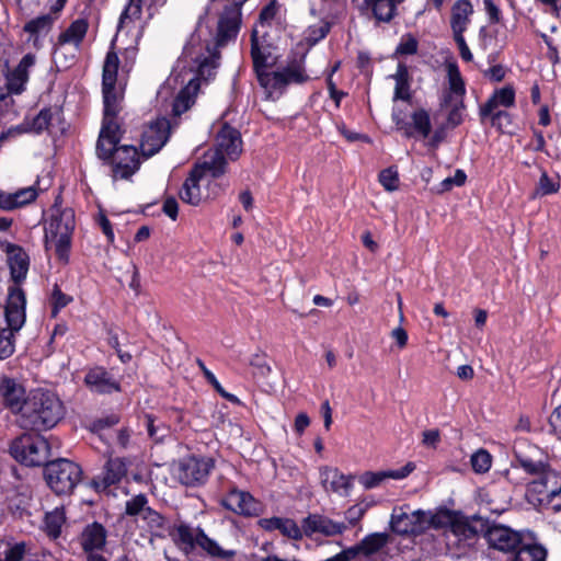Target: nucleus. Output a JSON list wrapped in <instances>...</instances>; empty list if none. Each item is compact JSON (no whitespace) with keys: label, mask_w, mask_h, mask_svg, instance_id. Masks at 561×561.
<instances>
[{"label":"nucleus","mask_w":561,"mask_h":561,"mask_svg":"<svg viewBox=\"0 0 561 561\" xmlns=\"http://www.w3.org/2000/svg\"><path fill=\"white\" fill-rule=\"evenodd\" d=\"M217 59L216 47L208 38H203V30L197 28L184 46L171 75L158 91V96L162 100L173 98L174 116H180L195 103L199 81L214 76Z\"/></svg>","instance_id":"f257e3e1"},{"label":"nucleus","mask_w":561,"mask_h":561,"mask_svg":"<svg viewBox=\"0 0 561 561\" xmlns=\"http://www.w3.org/2000/svg\"><path fill=\"white\" fill-rule=\"evenodd\" d=\"M62 415V403L54 393L33 389L28 392V400L19 416V423L25 430L46 431L53 428Z\"/></svg>","instance_id":"f03ea898"},{"label":"nucleus","mask_w":561,"mask_h":561,"mask_svg":"<svg viewBox=\"0 0 561 561\" xmlns=\"http://www.w3.org/2000/svg\"><path fill=\"white\" fill-rule=\"evenodd\" d=\"M7 327L0 330V360H4L15 352L16 334L26 321V296L22 288L10 286L4 305Z\"/></svg>","instance_id":"7ed1b4c3"},{"label":"nucleus","mask_w":561,"mask_h":561,"mask_svg":"<svg viewBox=\"0 0 561 561\" xmlns=\"http://www.w3.org/2000/svg\"><path fill=\"white\" fill-rule=\"evenodd\" d=\"M121 139V130L108 135V141L103 145V150L96 141V154L100 159L110 163L114 180H128L140 167V159L136 147L129 145L117 146Z\"/></svg>","instance_id":"20e7f679"},{"label":"nucleus","mask_w":561,"mask_h":561,"mask_svg":"<svg viewBox=\"0 0 561 561\" xmlns=\"http://www.w3.org/2000/svg\"><path fill=\"white\" fill-rule=\"evenodd\" d=\"M75 226L76 219L73 209L68 207L62 208L56 202L48 211L44 229L46 244L55 249L60 260L68 259Z\"/></svg>","instance_id":"39448f33"},{"label":"nucleus","mask_w":561,"mask_h":561,"mask_svg":"<svg viewBox=\"0 0 561 561\" xmlns=\"http://www.w3.org/2000/svg\"><path fill=\"white\" fill-rule=\"evenodd\" d=\"M484 538L490 548L504 553H512L514 558L519 551L542 547L536 541L531 531H518L503 524L494 523L489 525L484 533Z\"/></svg>","instance_id":"423d86ee"},{"label":"nucleus","mask_w":561,"mask_h":561,"mask_svg":"<svg viewBox=\"0 0 561 561\" xmlns=\"http://www.w3.org/2000/svg\"><path fill=\"white\" fill-rule=\"evenodd\" d=\"M527 500L539 507L561 511V474L547 470L540 477L534 478L526 491Z\"/></svg>","instance_id":"0eeeda50"},{"label":"nucleus","mask_w":561,"mask_h":561,"mask_svg":"<svg viewBox=\"0 0 561 561\" xmlns=\"http://www.w3.org/2000/svg\"><path fill=\"white\" fill-rule=\"evenodd\" d=\"M10 453L22 465L38 467L48 463L49 445L41 435L23 434L12 442Z\"/></svg>","instance_id":"6e6552de"},{"label":"nucleus","mask_w":561,"mask_h":561,"mask_svg":"<svg viewBox=\"0 0 561 561\" xmlns=\"http://www.w3.org/2000/svg\"><path fill=\"white\" fill-rule=\"evenodd\" d=\"M45 478L54 492L66 494L71 492L80 482L81 469L77 463L60 458L46 465Z\"/></svg>","instance_id":"1a4fd4ad"},{"label":"nucleus","mask_w":561,"mask_h":561,"mask_svg":"<svg viewBox=\"0 0 561 561\" xmlns=\"http://www.w3.org/2000/svg\"><path fill=\"white\" fill-rule=\"evenodd\" d=\"M392 121L398 130H401L405 137L428 138L432 133L431 114L427 110L419 107L414 110L410 119L398 107L392 110Z\"/></svg>","instance_id":"9d476101"},{"label":"nucleus","mask_w":561,"mask_h":561,"mask_svg":"<svg viewBox=\"0 0 561 561\" xmlns=\"http://www.w3.org/2000/svg\"><path fill=\"white\" fill-rule=\"evenodd\" d=\"M214 465L208 457H186L176 465L175 477L186 486H197L207 481Z\"/></svg>","instance_id":"9b49d317"},{"label":"nucleus","mask_w":561,"mask_h":561,"mask_svg":"<svg viewBox=\"0 0 561 561\" xmlns=\"http://www.w3.org/2000/svg\"><path fill=\"white\" fill-rule=\"evenodd\" d=\"M104 116L102 127L99 134V147L103 150V145L108 141V135L113 131H119L121 128L115 118L121 111L122 94L116 91L115 85H102Z\"/></svg>","instance_id":"f8f14e48"},{"label":"nucleus","mask_w":561,"mask_h":561,"mask_svg":"<svg viewBox=\"0 0 561 561\" xmlns=\"http://www.w3.org/2000/svg\"><path fill=\"white\" fill-rule=\"evenodd\" d=\"M430 524H432V518L430 519L421 510L407 513L403 507H396L390 518L391 529L400 535L421 533Z\"/></svg>","instance_id":"ddd939ff"},{"label":"nucleus","mask_w":561,"mask_h":561,"mask_svg":"<svg viewBox=\"0 0 561 561\" xmlns=\"http://www.w3.org/2000/svg\"><path fill=\"white\" fill-rule=\"evenodd\" d=\"M27 400L28 393L22 382L5 374L0 375V403L4 408L20 416Z\"/></svg>","instance_id":"4468645a"},{"label":"nucleus","mask_w":561,"mask_h":561,"mask_svg":"<svg viewBox=\"0 0 561 561\" xmlns=\"http://www.w3.org/2000/svg\"><path fill=\"white\" fill-rule=\"evenodd\" d=\"M405 0H352L354 8L366 18L389 23L398 15V7Z\"/></svg>","instance_id":"2eb2a0df"},{"label":"nucleus","mask_w":561,"mask_h":561,"mask_svg":"<svg viewBox=\"0 0 561 561\" xmlns=\"http://www.w3.org/2000/svg\"><path fill=\"white\" fill-rule=\"evenodd\" d=\"M170 135V123L167 118H158L150 123L142 133L140 150L145 158H150L161 150Z\"/></svg>","instance_id":"dca6fc26"},{"label":"nucleus","mask_w":561,"mask_h":561,"mask_svg":"<svg viewBox=\"0 0 561 561\" xmlns=\"http://www.w3.org/2000/svg\"><path fill=\"white\" fill-rule=\"evenodd\" d=\"M515 103V90L512 85H505L494 91L491 98L480 107L482 118L490 117L493 126H501L500 119H508L505 111H495L499 106L511 107Z\"/></svg>","instance_id":"f3484780"},{"label":"nucleus","mask_w":561,"mask_h":561,"mask_svg":"<svg viewBox=\"0 0 561 561\" xmlns=\"http://www.w3.org/2000/svg\"><path fill=\"white\" fill-rule=\"evenodd\" d=\"M62 113L57 106L44 107L39 113L31 121L24 122L23 124L10 128L9 135H20L23 133L32 131L41 134L44 130L50 131L51 128L61 124Z\"/></svg>","instance_id":"a211bd4d"},{"label":"nucleus","mask_w":561,"mask_h":561,"mask_svg":"<svg viewBox=\"0 0 561 561\" xmlns=\"http://www.w3.org/2000/svg\"><path fill=\"white\" fill-rule=\"evenodd\" d=\"M432 525L447 527V530L459 540L472 539L478 534L476 527L466 517L451 511H442L432 516Z\"/></svg>","instance_id":"6ab92c4d"},{"label":"nucleus","mask_w":561,"mask_h":561,"mask_svg":"<svg viewBox=\"0 0 561 561\" xmlns=\"http://www.w3.org/2000/svg\"><path fill=\"white\" fill-rule=\"evenodd\" d=\"M221 505L239 515L257 516L262 512L261 503L248 491L231 489L221 500Z\"/></svg>","instance_id":"aec40b11"},{"label":"nucleus","mask_w":561,"mask_h":561,"mask_svg":"<svg viewBox=\"0 0 561 561\" xmlns=\"http://www.w3.org/2000/svg\"><path fill=\"white\" fill-rule=\"evenodd\" d=\"M35 64V56L25 55L19 65L7 72L4 77V90L0 87V101H3L9 94H19L24 90L28 80V69Z\"/></svg>","instance_id":"412c9836"},{"label":"nucleus","mask_w":561,"mask_h":561,"mask_svg":"<svg viewBox=\"0 0 561 561\" xmlns=\"http://www.w3.org/2000/svg\"><path fill=\"white\" fill-rule=\"evenodd\" d=\"M302 527L306 537H312L313 534H321L325 537H334L344 534L347 529L345 523L335 522L327 516L310 514L302 519Z\"/></svg>","instance_id":"4be33fe9"},{"label":"nucleus","mask_w":561,"mask_h":561,"mask_svg":"<svg viewBox=\"0 0 561 561\" xmlns=\"http://www.w3.org/2000/svg\"><path fill=\"white\" fill-rule=\"evenodd\" d=\"M447 88L443 92L440 106H447L450 102L463 101L466 95V84L460 73L459 67L455 61H448L445 65Z\"/></svg>","instance_id":"5701e85b"},{"label":"nucleus","mask_w":561,"mask_h":561,"mask_svg":"<svg viewBox=\"0 0 561 561\" xmlns=\"http://www.w3.org/2000/svg\"><path fill=\"white\" fill-rule=\"evenodd\" d=\"M216 149L230 161H236L242 153V139L238 129L222 124L216 136Z\"/></svg>","instance_id":"b1692460"},{"label":"nucleus","mask_w":561,"mask_h":561,"mask_svg":"<svg viewBox=\"0 0 561 561\" xmlns=\"http://www.w3.org/2000/svg\"><path fill=\"white\" fill-rule=\"evenodd\" d=\"M141 15L142 0H129L119 16L117 36L126 30L127 33H135L136 39H138L142 35L145 27V22L141 20Z\"/></svg>","instance_id":"393cba45"},{"label":"nucleus","mask_w":561,"mask_h":561,"mask_svg":"<svg viewBox=\"0 0 561 561\" xmlns=\"http://www.w3.org/2000/svg\"><path fill=\"white\" fill-rule=\"evenodd\" d=\"M320 481L325 491L336 493L341 496H348L353 488V478L332 467H323L320 469Z\"/></svg>","instance_id":"a878e982"},{"label":"nucleus","mask_w":561,"mask_h":561,"mask_svg":"<svg viewBox=\"0 0 561 561\" xmlns=\"http://www.w3.org/2000/svg\"><path fill=\"white\" fill-rule=\"evenodd\" d=\"M127 472V466L122 458H111L106 461L102 473L93 479L98 491H105L108 486L118 483Z\"/></svg>","instance_id":"bb28decb"},{"label":"nucleus","mask_w":561,"mask_h":561,"mask_svg":"<svg viewBox=\"0 0 561 561\" xmlns=\"http://www.w3.org/2000/svg\"><path fill=\"white\" fill-rule=\"evenodd\" d=\"M414 469L415 465L408 462L405 466L394 470L366 471L359 477V483L366 490L374 489L387 479L402 480L412 473Z\"/></svg>","instance_id":"cd10ccee"},{"label":"nucleus","mask_w":561,"mask_h":561,"mask_svg":"<svg viewBox=\"0 0 561 561\" xmlns=\"http://www.w3.org/2000/svg\"><path fill=\"white\" fill-rule=\"evenodd\" d=\"M473 5L468 0H457L450 9V28L454 35H463L473 15Z\"/></svg>","instance_id":"c85d7f7f"},{"label":"nucleus","mask_w":561,"mask_h":561,"mask_svg":"<svg viewBox=\"0 0 561 561\" xmlns=\"http://www.w3.org/2000/svg\"><path fill=\"white\" fill-rule=\"evenodd\" d=\"M38 191L36 185H31L13 193L0 192V208L10 211L24 207L37 198Z\"/></svg>","instance_id":"c756f323"},{"label":"nucleus","mask_w":561,"mask_h":561,"mask_svg":"<svg viewBox=\"0 0 561 561\" xmlns=\"http://www.w3.org/2000/svg\"><path fill=\"white\" fill-rule=\"evenodd\" d=\"M251 56L255 72L266 70L276 62V56L273 55L272 47L260 41L257 28H254L251 35Z\"/></svg>","instance_id":"7c9ffc66"},{"label":"nucleus","mask_w":561,"mask_h":561,"mask_svg":"<svg viewBox=\"0 0 561 561\" xmlns=\"http://www.w3.org/2000/svg\"><path fill=\"white\" fill-rule=\"evenodd\" d=\"M87 387L100 394L119 391V383L103 368L91 369L84 377Z\"/></svg>","instance_id":"2f4dec72"},{"label":"nucleus","mask_w":561,"mask_h":561,"mask_svg":"<svg viewBox=\"0 0 561 561\" xmlns=\"http://www.w3.org/2000/svg\"><path fill=\"white\" fill-rule=\"evenodd\" d=\"M88 28L89 22L87 19L79 18L72 21L71 24L58 35L57 47L69 45L79 49L87 35Z\"/></svg>","instance_id":"473e14b6"},{"label":"nucleus","mask_w":561,"mask_h":561,"mask_svg":"<svg viewBox=\"0 0 561 561\" xmlns=\"http://www.w3.org/2000/svg\"><path fill=\"white\" fill-rule=\"evenodd\" d=\"M106 542V530L99 523L87 525L80 536L81 547L85 552L101 550Z\"/></svg>","instance_id":"72a5a7b5"},{"label":"nucleus","mask_w":561,"mask_h":561,"mask_svg":"<svg viewBox=\"0 0 561 561\" xmlns=\"http://www.w3.org/2000/svg\"><path fill=\"white\" fill-rule=\"evenodd\" d=\"M389 541V535L386 533H374L364 537L360 542L355 546L348 548V550H354V559L358 554H363L367 558H370L375 553L381 551Z\"/></svg>","instance_id":"f704fd0d"},{"label":"nucleus","mask_w":561,"mask_h":561,"mask_svg":"<svg viewBox=\"0 0 561 561\" xmlns=\"http://www.w3.org/2000/svg\"><path fill=\"white\" fill-rule=\"evenodd\" d=\"M203 179V172L198 168H194L185 180L180 197L183 202L191 205H198L202 201V192L199 181Z\"/></svg>","instance_id":"c9c22d12"},{"label":"nucleus","mask_w":561,"mask_h":561,"mask_svg":"<svg viewBox=\"0 0 561 561\" xmlns=\"http://www.w3.org/2000/svg\"><path fill=\"white\" fill-rule=\"evenodd\" d=\"M225 157L218 149L207 151L195 168L201 169L203 174L208 171L214 178H218L226 172L227 160Z\"/></svg>","instance_id":"e433bc0d"},{"label":"nucleus","mask_w":561,"mask_h":561,"mask_svg":"<svg viewBox=\"0 0 561 561\" xmlns=\"http://www.w3.org/2000/svg\"><path fill=\"white\" fill-rule=\"evenodd\" d=\"M255 73L260 84L264 88L270 98L274 96V94L283 93L285 88L288 85L280 70L268 71V69H266Z\"/></svg>","instance_id":"4c0bfd02"},{"label":"nucleus","mask_w":561,"mask_h":561,"mask_svg":"<svg viewBox=\"0 0 561 561\" xmlns=\"http://www.w3.org/2000/svg\"><path fill=\"white\" fill-rule=\"evenodd\" d=\"M287 84L304 83L309 80V76L305 69V55L295 56L288 61L286 67L280 70Z\"/></svg>","instance_id":"58836bf2"},{"label":"nucleus","mask_w":561,"mask_h":561,"mask_svg":"<svg viewBox=\"0 0 561 561\" xmlns=\"http://www.w3.org/2000/svg\"><path fill=\"white\" fill-rule=\"evenodd\" d=\"M55 20L56 16H53L51 14H43L28 21L24 25V31L30 34L28 41L32 39L33 44L37 45L39 37L46 35L50 31Z\"/></svg>","instance_id":"ea45409f"},{"label":"nucleus","mask_w":561,"mask_h":561,"mask_svg":"<svg viewBox=\"0 0 561 561\" xmlns=\"http://www.w3.org/2000/svg\"><path fill=\"white\" fill-rule=\"evenodd\" d=\"M28 256L21 249L13 251L9 255L10 273L15 284H19L23 279H25L28 272ZM14 286L19 287L18 285Z\"/></svg>","instance_id":"a19ab883"},{"label":"nucleus","mask_w":561,"mask_h":561,"mask_svg":"<svg viewBox=\"0 0 561 561\" xmlns=\"http://www.w3.org/2000/svg\"><path fill=\"white\" fill-rule=\"evenodd\" d=\"M391 78L396 81L393 102L399 100L410 101L412 95L409 82V71L407 66L404 64H399L396 73H393Z\"/></svg>","instance_id":"79ce46f5"},{"label":"nucleus","mask_w":561,"mask_h":561,"mask_svg":"<svg viewBox=\"0 0 561 561\" xmlns=\"http://www.w3.org/2000/svg\"><path fill=\"white\" fill-rule=\"evenodd\" d=\"M197 546L205 550L209 556L220 559L230 560L236 556L234 550H226L221 548L215 540L210 539L204 530L197 537Z\"/></svg>","instance_id":"37998d69"},{"label":"nucleus","mask_w":561,"mask_h":561,"mask_svg":"<svg viewBox=\"0 0 561 561\" xmlns=\"http://www.w3.org/2000/svg\"><path fill=\"white\" fill-rule=\"evenodd\" d=\"M118 56L108 51L103 66L102 85H115L118 70Z\"/></svg>","instance_id":"c03bdc74"},{"label":"nucleus","mask_w":561,"mask_h":561,"mask_svg":"<svg viewBox=\"0 0 561 561\" xmlns=\"http://www.w3.org/2000/svg\"><path fill=\"white\" fill-rule=\"evenodd\" d=\"M197 365L198 367L201 368V370L203 371L204 374V377L206 378V380L216 389V391L225 399H227L228 401H230L231 403H234V404H239L240 403V400L237 396L232 394V393H229L227 392L222 386L220 385V382L217 380L216 376L205 366V364L203 363V360L201 359H197Z\"/></svg>","instance_id":"a18cd8bd"},{"label":"nucleus","mask_w":561,"mask_h":561,"mask_svg":"<svg viewBox=\"0 0 561 561\" xmlns=\"http://www.w3.org/2000/svg\"><path fill=\"white\" fill-rule=\"evenodd\" d=\"M62 524L64 514L58 510L46 514L45 529L50 537L57 538L59 536Z\"/></svg>","instance_id":"49530a36"},{"label":"nucleus","mask_w":561,"mask_h":561,"mask_svg":"<svg viewBox=\"0 0 561 561\" xmlns=\"http://www.w3.org/2000/svg\"><path fill=\"white\" fill-rule=\"evenodd\" d=\"M279 533L287 537L288 539L293 540H300L305 536V529L304 527L299 526L294 519L291 518H283L279 527Z\"/></svg>","instance_id":"de8ad7c7"},{"label":"nucleus","mask_w":561,"mask_h":561,"mask_svg":"<svg viewBox=\"0 0 561 561\" xmlns=\"http://www.w3.org/2000/svg\"><path fill=\"white\" fill-rule=\"evenodd\" d=\"M520 467L529 474L535 476V478L540 477L542 472L547 470H551L545 462L541 460H534L529 457L517 456Z\"/></svg>","instance_id":"09e8293b"},{"label":"nucleus","mask_w":561,"mask_h":561,"mask_svg":"<svg viewBox=\"0 0 561 561\" xmlns=\"http://www.w3.org/2000/svg\"><path fill=\"white\" fill-rule=\"evenodd\" d=\"M25 543H8L2 552H0V561H22L25 556Z\"/></svg>","instance_id":"8fccbe9b"},{"label":"nucleus","mask_w":561,"mask_h":561,"mask_svg":"<svg viewBox=\"0 0 561 561\" xmlns=\"http://www.w3.org/2000/svg\"><path fill=\"white\" fill-rule=\"evenodd\" d=\"M470 462L474 472L484 473L490 470L492 458L486 450L480 449L471 456Z\"/></svg>","instance_id":"3c124183"},{"label":"nucleus","mask_w":561,"mask_h":561,"mask_svg":"<svg viewBox=\"0 0 561 561\" xmlns=\"http://www.w3.org/2000/svg\"><path fill=\"white\" fill-rule=\"evenodd\" d=\"M379 182L386 191H388V192L397 191L399 187L398 171L392 168L382 170L379 174Z\"/></svg>","instance_id":"603ef678"},{"label":"nucleus","mask_w":561,"mask_h":561,"mask_svg":"<svg viewBox=\"0 0 561 561\" xmlns=\"http://www.w3.org/2000/svg\"><path fill=\"white\" fill-rule=\"evenodd\" d=\"M201 531H203V530L199 528L194 529L186 524H180L176 527L178 538L183 543L188 545V546L197 545V537Z\"/></svg>","instance_id":"864d4df0"},{"label":"nucleus","mask_w":561,"mask_h":561,"mask_svg":"<svg viewBox=\"0 0 561 561\" xmlns=\"http://www.w3.org/2000/svg\"><path fill=\"white\" fill-rule=\"evenodd\" d=\"M560 188L558 180L551 179L547 172H542L537 186V194L545 196L557 193Z\"/></svg>","instance_id":"5fc2aeb1"},{"label":"nucleus","mask_w":561,"mask_h":561,"mask_svg":"<svg viewBox=\"0 0 561 561\" xmlns=\"http://www.w3.org/2000/svg\"><path fill=\"white\" fill-rule=\"evenodd\" d=\"M147 497L142 494L136 495L126 502V514L129 516H140L147 508Z\"/></svg>","instance_id":"6e6d98bb"},{"label":"nucleus","mask_w":561,"mask_h":561,"mask_svg":"<svg viewBox=\"0 0 561 561\" xmlns=\"http://www.w3.org/2000/svg\"><path fill=\"white\" fill-rule=\"evenodd\" d=\"M467 180L466 173L458 169L453 176L444 179L438 186L437 192L444 193L450 191L455 186H462Z\"/></svg>","instance_id":"4d7b16f0"},{"label":"nucleus","mask_w":561,"mask_h":561,"mask_svg":"<svg viewBox=\"0 0 561 561\" xmlns=\"http://www.w3.org/2000/svg\"><path fill=\"white\" fill-rule=\"evenodd\" d=\"M446 107L449 108L447 115V125L450 127L460 125L462 122V111L465 108L463 101H460V104L457 102H450Z\"/></svg>","instance_id":"13d9d810"},{"label":"nucleus","mask_w":561,"mask_h":561,"mask_svg":"<svg viewBox=\"0 0 561 561\" xmlns=\"http://www.w3.org/2000/svg\"><path fill=\"white\" fill-rule=\"evenodd\" d=\"M547 551L543 547H535L533 550L519 551L513 561H545Z\"/></svg>","instance_id":"bf43d9fd"},{"label":"nucleus","mask_w":561,"mask_h":561,"mask_svg":"<svg viewBox=\"0 0 561 561\" xmlns=\"http://www.w3.org/2000/svg\"><path fill=\"white\" fill-rule=\"evenodd\" d=\"M330 31V24L327 22H321L319 24L312 25L308 28L307 41L311 44H316L322 38L327 36Z\"/></svg>","instance_id":"052dcab7"},{"label":"nucleus","mask_w":561,"mask_h":561,"mask_svg":"<svg viewBox=\"0 0 561 561\" xmlns=\"http://www.w3.org/2000/svg\"><path fill=\"white\" fill-rule=\"evenodd\" d=\"M141 519L145 520L148 527L152 530L162 529L164 527V518L156 511L147 507Z\"/></svg>","instance_id":"680f3d73"},{"label":"nucleus","mask_w":561,"mask_h":561,"mask_svg":"<svg viewBox=\"0 0 561 561\" xmlns=\"http://www.w3.org/2000/svg\"><path fill=\"white\" fill-rule=\"evenodd\" d=\"M417 41L412 35L408 34L401 38L396 53L399 55H414L417 51Z\"/></svg>","instance_id":"e2e57ef3"},{"label":"nucleus","mask_w":561,"mask_h":561,"mask_svg":"<svg viewBox=\"0 0 561 561\" xmlns=\"http://www.w3.org/2000/svg\"><path fill=\"white\" fill-rule=\"evenodd\" d=\"M72 298L64 294L58 287H55L51 294V301L54 306L53 314L56 316L60 309L65 308Z\"/></svg>","instance_id":"0e129e2a"},{"label":"nucleus","mask_w":561,"mask_h":561,"mask_svg":"<svg viewBox=\"0 0 561 561\" xmlns=\"http://www.w3.org/2000/svg\"><path fill=\"white\" fill-rule=\"evenodd\" d=\"M440 442V432L437 428L426 430L422 433V444L426 447L436 448Z\"/></svg>","instance_id":"69168bd1"},{"label":"nucleus","mask_w":561,"mask_h":561,"mask_svg":"<svg viewBox=\"0 0 561 561\" xmlns=\"http://www.w3.org/2000/svg\"><path fill=\"white\" fill-rule=\"evenodd\" d=\"M250 365L252 367L256 368L257 373L261 376H267L271 373V367L267 364L264 355H260V354L253 355L250 360Z\"/></svg>","instance_id":"338daca9"},{"label":"nucleus","mask_w":561,"mask_h":561,"mask_svg":"<svg viewBox=\"0 0 561 561\" xmlns=\"http://www.w3.org/2000/svg\"><path fill=\"white\" fill-rule=\"evenodd\" d=\"M453 37H454V41L457 44V47L459 49L460 57L467 62L472 61L473 55L466 43L465 36L463 35H454Z\"/></svg>","instance_id":"774afa93"}]
</instances>
